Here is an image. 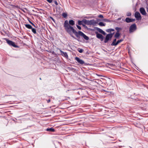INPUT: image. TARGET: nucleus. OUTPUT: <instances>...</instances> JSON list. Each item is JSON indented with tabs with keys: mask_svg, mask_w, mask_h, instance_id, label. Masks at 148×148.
Masks as SVG:
<instances>
[{
	"mask_svg": "<svg viewBox=\"0 0 148 148\" xmlns=\"http://www.w3.org/2000/svg\"><path fill=\"white\" fill-rule=\"evenodd\" d=\"M64 25L65 30L70 35H71L72 33H73L78 38L79 37V36H81L86 40H89V37L82 32L79 31L77 32L73 27L69 25L68 24V21L67 20H66L65 21Z\"/></svg>",
	"mask_w": 148,
	"mask_h": 148,
	"instance_id": "1",
	"label": "nucleus"
},
{
	"mask_svg": "<svg viewBox=\"0 0 148 148\" xmlns=\"http://www.w3.org/2000/svg\"><path fill=\"white\" fill-rule=\"evenodd\" d=\"M114 34V33H113L107 34L106 36L104 42L105 43H106L108 42L109 40H111Z\"/></svg>",
	"mask_w": 148,
	"mask_h": 148,
	"instance_id": "2",
	"label": "nucleus"
},
{
	"mask_svg": "<svg viewBox=\"0 0 148 148\" xmlns=\"http://www.w3.org/2000/svg\"><path fill=\"white\" fill-rule=\"evenodd\" d=\"M5 40L7 42V43L10 46H12L16 48V47H18L16 45L15 43L13 42L12 41L9 40L8 39H7V38H5Z\"/></svg>",
	"mask_w": 148,
	"mask_h": 148,
	"instance_id": "3",
	"label": "nucleus"
},
{
	"mask_svg": "<svg viewBox=\"0 0 148 148\" xmlns=\"http://www.w3.org/2000/svg\"><path fill=\"white\" fill-rule=\"evenodd\" d=\"M137 29L135 23L132 25L129 28V32L130 33L135 31Z\"/></svg>",
	"mask_w": 148,
	"mask_h": 148,
	"instance_id": "4",
	"label": "nucleus"
},
{
	"mask_svg": "<svg viewBox=\"0 0 148 148\" xmlns=\"http://www.w3.org/2000/svg\"><path fill=\"white\" fill-rule=\"evenodd\" d=\"M24 25L26 28L29 29H32V31L34 34H37V32L36 29L35 28H33L31 25L29 24H25Z\"/></svg>",
	"mask_w": 148,
	"mask_h": 148,
	"instance_id": "5",
	"label": "nucleus"
},
{
	"mask_svg": "<svg viewBox=\"0 0 148 148\" xmlns=\"http://www.w3.org/2000/svg\"><path fill=\"white\" fill-rule=\"evenodd\" d=\"M75 59L76 60L77 62L81 65H83L84 64L85 62L84 61L80 59L78 57H76L75 58Z\"/></svg>",
	"mask_w": 148,
	"mask_h": 148,
	"instance_id": "6",
	"label": "nucleus"
},
{
	"mask_svg": "<svg viewBox=\"0 0 148 148\" xmlns=\"http://www.w3.org/2000/svg\"><path fill=\"white\" fill-rule=\"evenodd\" d=\"M134 16L136 19L138 20H140L141 19L140 14L138 12H136L135 13Z\"/></svg>",
	"mask_w": 148,
	"mask_h": 148,
	"instance_id": "7",
	"label": "nucleus"
},
{
	"mask_svg": "<svg viewBox=\"0 0 148 148\" xmlns=\"http://www.w3.org/2000/svg\"><path fill=\"white\" fill-rule=\"evenodd\" d=\"M96 33V37L100 39L101 41H103L104 38L103 36L101 34L98 33L97 32Z\"/></svg>",
	"mask_w": 148,
	"mask_h": 148,
	"instance_id": "8",
	"label": "nucleus"
},
{
	"mask_svg": "<svg viewBox=\"0 0 148 148\" xmlns=\"http://www.w3.org/2000/svg\"><path fill=\"white\" fill-rule=\"evenodd\" d=\"M140 11L141 13L143 15H145L146 14V12L145 9L143 8H140Z\"/></svg>",
	"mask_w": 148,
	"mask_h": 148,
	"instance_id": "9",
	"label": "nucleus"
},
{
	"mask_svg": "<svg viewBox=\"0 0 148 148\" xmlns=\"http://www.w3.org/2000/svg\"><path fill=\"white\" fill-rule=\"evenodd\" d=\"M135 20V19H134L130 18H126L125 19V21L127 23L134 21Z\"/></svg>",
	"mask_w": 148,
	"mask_h": 148,
	"instance_id": "10",
	"label": "nucleus"
},
{
	"mask_svg": "<svg viewBox=\"0 0 148 148\" xmlns=\"http://www.w3.org/2000/svg\"><path fill=\"white\" fill-rule=\"evenodd\" d=\"M60 52L61 55L64 57L66 58H68V57L67 53L66 52H64L61 50H60Z\"/></svg>",
	"mask_w": 148,
	"mask_h": 148,
	"instance_id": "11",
	"label": "nucleus"
},
{
	"mask_svg": "<svg viewBox=\"0 0 148 148\" xmlns=\"http://www.w3.org/2000/svg\"><path fill=\"white\" fill-rule=\"evenodd\" d=\"M96 30H97L100 33L103 34V35H105L106 34V33L102 29L100 28L97 27L96 28Z\"/></svg>",
	"mask_w": 148,
	"mask_h": 148,
	"instance_id": "12",
	"label": "nucleus"
},
{
	"mask_svg": "<svg viewBox=\"0 0 148 148\" xmlns=\"http://www.w3.org/2000/svg\"><path fill=\"white\" fill-rule=\"evenodd\" d=\"M90 21H87L85 19L83 20V23L85 24L89 25L90 24Z\"/></svg>",
	"mask_w": 148,
	"mask_h": 148,
	"instance_id": "13",
	"label": "nucleus"
},
{
	"mask_svg": "<svg viewBox=\"0 0 148 148\" xmlns=\"http://www.w3.org/2000/svg\"><path fill=\"white\" fill-rule=\"evenodd\" d=\"M68 24L71 26V25L73 26L75 24V22L73 20H70L69 21V23H68ZM71 27L72 26H71Z\"/></svg>",
	"mask_w": 148,
	"mask_h": 148,
	"instance_id": "14",
	"label": "nucleus"
},
{
	"mask_svg": "<svg viewBox=\"0 0 148 148\" xmlns=\"http://www.w3.org/2000/svg\"><path fill=\"white\" fill-rule=\"evenodd\" d=\"M46 130L47 131H50L52 132H54L55 131L54 129L52 128H47Z\"/></svg>",
	"mask_w": 148,
	"mask_h": 148,
	"instance_id": "15",
	"label": "nucleus"
},
{
	"mask_svg": "<svg viewBox=\"0 0 148 148\" xmlns=\"http://www.w3.org/2000/svg\"><path fill=\"white\" fill-rule=\"evenodd\" d=\"M116 40V39H114L113 40L112 42L111 43V45L112 46H116V42H115Z\"/></svg>",
	"mask_w": 148,
	"mask_h": 148,
	"instance_id": "16",
	"label": "nucleus"
},
{
	"mask_svg": "<svg viewBox=\"0 0 148 148\" xmlns=\"http://www.w3.org/2000/svg\"><path fill=\"white\" fill-rule=\"evenodd\" d=\"M120 35V34L119 32H116L114 35V37L116 38H118L119 37Z\"/></svg>",
	"mask_w": 148,
	"mask_h": 148,
	"instance_id": "17",
	"label": "nucleus"
},
{
	"mask_svg": "<svg viewBox=\"0 0 148 148\" xmlns=\"http://www.w3.org/2000/svg\"><path fill=\"white\" fill-rule=\"evenodd\" d=\"M114 29L110 28V29H109L106 30V32L110 33L111 32H113L114 31Z\"/></svg>",
	"mask_w": 148,
	"mask_h": 148,
	"instance_id": "18",
	"label": "nucleus"
},
{
	"mask_svg": "<svg viewBox=\"0 0 148 148\" xmlns=\"http://www.w3.org/2000/svg\"><path fill=\"white\" fill-rule=\"evenodd\" d=\"M123 39H121L120 40H118L116 42V45L119 43H120L121 42L123 41Z\"/></svg>",
	"mask_w": 148,
	"mask_h": 148,
	"instance_id": "19",
	"label": "nucleus"
},
{
	"mask_svg": "<svg viewBox=\"0 0 148 148\" xmlns=\"http://www.w3.org/2000/svg\"><path fill=\"white\" fill-rule=\"evenodd\" d=\"M99 25L101 26H105V24L104 23H103L102 22H100L99 23Z\"/></svg>",
	"mask_w": 148,
	"mask_h": 148,
	"instance_id": "20",
	"label": "nucleus"
},
{
	"mask_svg": "<svg viewBox=\"0 0 148 148\" xmlns=\"http://www.w3.org/2000/svg\"><path fill=\"white\" fill-rule=\"evenodd\" d=\"M78 24L79 25H82L83 26L84 25L82 24V23H83V20L82 21H80V20H79L78 21Z\"/></svg>",
	"mask_w": 148,
	"mask_h": 148,
	"instance_id": "21",
	"label": "nucleus"
},
{
	"mask_svg": "<svg viewBox=\"0 0 148 148\" xmlns=\"http://www.w3.org/2000/svg\"><path fill=\"white\" fill-rule=\"evenodd\" d=\"M62 16L64 17V18H66V17L67 16V14L66 13H63L62 14Z\"/></svg>",
	"mask_w": 148,
	"mask_h": 148,
	"instance_id": "22",
	"label": "nucleus"
},
{
	"mask_svg": "<svg viewBox=\"0 0 148 148\" xmlns=\"http://www.w3.org/2000/svg\"><path fill=\"white\" fill-rule=\"evenodd\" d=\"M121 29L120 28L118 27H116L115 28V29L117 31V32H119V30Z\"/></svg>",
	"mask_w": 148,
	"mask_h": 148,
	"instance_id": "23",
	"label": "nucleus"
},
{
	"mask_svg": "<svg viewBox=\"0 0 148 148\" xmlns=\"http://www.w3.org/2000/svg\"><path fill=\"white\" fill-rule=\"evenodd\" d=\"M78 51L80 53H82L84 51V50L82 49H79L78 50Z\"/></svg>",
	"mask_w": 148,
	"mask_h": 148,
	"instance_id": "24",
	"label": "nucleus"
},
{
	"mask_svg": "<svg viewBox=\"0 0 148 148\" xmlns=\"http://www.w3.org/2000/svg\"><path fill=\"white\" fill-rule=\"evenodd\" d=\"M103 21L105 22H110V20L106 19H104L103 20Z\"/></svg>",
	"mask_w": 148,
	"mask_h": 148,
	"instance_id": "25",
	"label": "nucleus"
},
{
	"mask_svg": "<svg viewBox=\"0 0 148 148\" xmlns=\"http://www.w3.org/2000/svg\"><path fill=\"white\" fill-rule=\"evenodd\" d=\"M126 15L127 16H130L131 15V13L130 12H128L127 13Z\"/></svg>",
	"mask_w": 148,
	"mask_h": 148,
	"instance_id": "26",
	"label": "nucleus"
},
{
	"mask_svg": "<svg viewBox=\"0 0 148 148\" xmlns=\"http://www.w3.org/2000/svg\"><path fill=\"white\" fill-rule=\"evenodd\" d=\"M76 26L78 28V29H79V30H81V27L80 26L78 25H76Z\"/></svg>",
	"mask_w": 148,
	"mask_h": 148,
	"instance_id": "27",
	"label": "nucleus"
},
{
	"mask_svg": "<svg viewBox=\"0 0 148 148\" xmlns=\"http://www.w3.org/2000/svg\"><path fill=\"white\" fill-rule=\"evenodd\" d=\"M99 17L100 18H103V15L100 14L99 16Z\"/></svg>",
	"mask_w": 148,
	"mask_h": 148,
	"instance_id": "28",
	"label": "nucleus"
},
{
	"mask_svg": "<svg viewBox=\"0 0 148 148\" xmlns=\"http://www.w3.org/2000/svg\"><path fill=\"white\" fill-rule=\"evenodd\" d=\"M47 1L49 3H51L52 1V0H47Z\"/></svg>",
	"mask_w": 148,
	"mask_h": 148,
	"instance_id": "29",
	"label": "nucleus"
},
{
	"mask_svg": "<svg viewBox=\"0 0 148 148\" xmlns=\"http://www.w3.org/2000/svg\"><path fill=\"white\" fill-rule=\"evenodd\" d=\"M54 2L56 5H58V3L56 1H54Z\"/></svg>",
	"mask_w": 148,
	"mask_h": 148,
	"instance_id": "30",
	"label": "nucleus"
},
{
	"mask_svg": "<svg viewBox=\"0 0 148 148\" xmlns=\"http://www.w3.org/2000/svg\"><path fill=\"white\" fill-rule=\"evenodd\" d=\"M32 25H33V26H34L35 27H37V26H35V25L33 23L32 24Z\"/></svg>",
	"mask_w": 148,
	"mask_h": 148,
	"instance_id": "31",
	"label": "nucleus"
},
{
	"mask_svg": "<svg viewBox=\"0 0 148 148\" xmlns=\"http://www.w3.org/2000/svg\"><path fill=\"white\" fill-rule=\"evenodd\" d=\"M50 18L54 21V19L51 17H50Z\"/></svg>",
	"mask_w": 148,
	"mask_h": 148,
	"instance_id": "32",
	"label": "nucleus"
},
{
	"mask_svg": "<svg viewBox=\"0 0 148 148\" xmlns=\"http://www.w3.org/2000/svg\"><path fill=\"white\" fill-rule=\"evenodd\" d=\"M50 102V99H49L48 100H47V102L48 103H49Z\"/></svg>",
	"mask_w": 148,
	"mask_h": 148,
	"instance_id": "33",
	"label": "nucleus"
},
{
	"mask_svg": "<svg viewBox=\"0 0 148 148\" xmlns=\"http://www.w3.org/2000/svg\"><path fill=\"white\" fill-rule=\"evenodd\" d=\"M147 12H148V5H147Z\"/></svg>",
	"mask_w": 148,
	"mask_h": 148,
	"instance_id": "34",
	"label": "nucleus"
},
{
	"mask_svg": "<svg viewBox=\"0 0 148 148\" xmlns=\"http://www.w3.org/2000/svg\"><path fill=\"white\" fill-rule=\"evenodd\" d=\"M29 22L31 24H32L33 23L32 22L30 21H29Z\"/></svg>",
	"mask_w": 148,
	"mask_h": 148,
	"instance_id": "35",
	"label": "nucleus"
},
{
	"mask_svg": "<svg viewBox=\"0 0 148 148\" xmlns=\"http://www.w3.org/2000/svg\"><path fill=\"white\" fill-rule=\"evenodd\" d=\"M40 80H41V78H40Z\"/></svg>",
	"mask_w": 148,
	"mask_h": 148,
	"instance_id": "36",
	"label": "nucleus"
}]
</instances>
